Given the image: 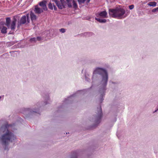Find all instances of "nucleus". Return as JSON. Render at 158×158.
Returning a JSON list of instances; mask_svg holds the SVG:
<instances>
[{"label": "nucleus", "instance_id": "f03ea898", "mask_svg": "<svg viewBox=\"0 0 158 158\" xmlns=\"http://www.w3.org/2000/svg\"><path fill=\"white\" fill-rule=\"evenodd\" d=\"M125 13L124 10L121 8L117 7L115 9H109V14L112 17L119 19L122 18Z\"/></svg>", "mask_w": 158, "mask_h": 158}, {"label": "nucleus", "instance_id": "c85d7f7f", "mask_svg": "<svg viewBox=\"0 0 158 158\" xmlns=\"http://www.w3.org/2000/svg\"><path fill=\"white\" fill-rule=\"evenodd\" d=\"M158 110V108L156 110H155V111L154 112H156Z\"/></svg>", "mask_w": 158, "mask_h": 158}, {"label": "nucleus", "instance_id": "393cba45", "mask_svg": "<svg viewBox=\"0 0 158 158\" xmlns=\"http://www.w3.org/2000/svg\"><path fill=\"white\" fill-rule=\"evenodd\" d=\"M156 11H157L156 9V8H155L154 9H153L152 10V11L153 12H156Z\"/></svg>", "mask_w": 158, "mask_h": 158}, {"label": "nucleus", "instance_id": "f3484780", "mask_svg": "<svg viewBox=\"0 0 158 158\" xmlns=\"http://www.w3.org/2000/svg\"><path fill=\"white\" fill-rule=\"evenodd\" d=\"M53 3L52 4L51 2H50L49 3L48 5V7L49 9L51 10L53 9Z\"/></svg>", "mask_w": 158, "mask_h": 158}, {"label": "nucleus", "instance_id": "473e14b6", "mask_svg": "<svg viewBox=\"0 0 158 158\" xmlns=\"http://www.w3.org/2000/svg\"><path fill=\"white\" fill-rule=\"evenodd\" d=\"M157 9H158V7H157Z\"/></svg>", "mask_w": 158, "mask_h": 158}, {"label": "nucleus", "instance_id": "39448f33", "mask_svg": "<svg viewBox=\"0 0 158 158\" xmlns=\"http://www.w3.org/2000/svg\"><path fill=\"white\" fill-rule=\"evenodd\" d=\"M98 113L96 116L95 117L96 121V123H98L100 122V120L102 117V111L101 107L99 106L98 108Z\"/></svg>", "mask_w": 158, "mask_h": 158}, {"label": "nucleus", "instance_id": "4be33fe9", "mask_svg": "<svg viewBox=\"0 0 158 158\" xmlns=\"http://www.w3.org/2000/svg\"><path fill=\"white\" fill-rule=\"evenodd\" d=\"M134 7V5H132L129 6V9L131 10L133 9Z\"/></svg>", "mask_w": 158, "mask_h": 158}, {"label": "nucleus", "instance_id": "c756f323", "mask_svg": "<svg viewBox=\"0 0 158 158\" xmlns=\"http://www.w3.org/2000/svg\"><path fill=\"white\" fill-rule=\"evenodd\" d=\"M156 8V9L157 11H158V9H157V7Z\"/></svg>", "mask_w": 158, "mask_h": 158}, {"label": "nucleus", "instance_id": "aec40b11", "mask_svg": "<svg viewBox=\"0 0 158 158\" xmlns=\"http://www.w3.org/2000/svg\"><path fill=\"white\" fill-rule=\"evenodd\" d=\"M30 41L31 42L35 41H36V38H33L30 39Z\"/></svg>", "mask_w": 158, "mask_h": 158}, {"label": "nucleus", "instance_id": "2eb2a0df", "mask_svg": "<svg viewBox=\"0 0 158 158\" xmlns=\"http://www.w3.org/2000/svg\"><path fill=\"white\" fill-rule=\"evenodd\" d=\"M7 29V28L6 27H3L1 30V32L3 34H5V33H6Z\"/></svg>", "mask_w": 158, "mask_h": 158}, {"label": "nucleus", "instance_id": "ddd939ff", "mask_svg": "<svg viewBox=\"0 0 158 158\" xmlns=\"http://www.w3.org/2000/svg\"><path fill=\"white\" fill-rule=\"evenodd\" d=\"M6 25L9 28V27L10 26V18H7L6 19Z\"/></svg>", "mask_w": 158, "mask_h": 158}, {"label": "nucleus", "instance_id": "4468645a", "mask_svg": "<svg viewBox=\"0 0 158 158\" xmlns=\"http://www.w3.org/2000/svg\"><path fill=\"white\" fill-rule=\"evenodd\" d=\"M157 3L155 2H151L148 3V5L150 6H156Z\"/></svg>", "mask_w": 158, "mask_h": 158}, {"label": "nucleus", "instance_id": "412c9836", "mask_svg": "<svg viewBox=\"0 0 158 158\" xmlns=\"http://www.w3.org/2000/svg\"><path fill=\"white\" fill-rule=\"evenodd\" d=\"M77 153L76 152H75L74 153V155L73 156L72 158H77Z\"/></svg>", "mask_w": 158, "mask_h": 158}, {"label": "nucleus", "instance_id": "6e6552de", "mask_svg": "<svg viewBox=\"0 0 158 158\" xmlns=\"http://www.w3.org/2000/svg\"><path fill=\"white\" fill-rule=\"evenodd\" d=\"M47 2L46 1H43L39 3V5L42 8V9L44 11H47L48 8L46 5Z\"/></svg>", "mask_w": 158, "mask_h": 158}, {"label": "nucleus", "instance_id": "cd10ccee", "mask_svg": "<svg viewBox=\"0 0 158 158\" xmlns=\"http://www.w3.org/2000/svg\"><path fill=\"white\" fill-rule=\"evenodd\" d=\"M90 1V0H87V3H89Z\"/></svg>", "mask_w": 158, "mask_h": 158}, {"label": "nucleus", "instance_id": "a878e982", "mask_svg": "<svg viewBox=\"0 0 158 158\" xmlns=\"http://www.w3.org/2000/svg\"><path fill=\"white\" fill-rule=\"evenodd\" d=\"M36 40H41V38L40 37H37L36 38Z\"/></svg>", "mask_w": 158, "mask_h": 158}, {"label": "nucleus", "instance_id": "7ed1b4c3", "mask_svg": "<svg viewBox=\"0 0 158 158\" xmlns=\"http://www.w3.org/2000/svg\"><path fill=\"white\" fill-rule=\"evenodd\" d=\"M94 73H97L102 75V81L104 87L106 86L108 79V74L106 71L102 69L98 68L94 71Z\"/></svg>", "mask_w": 158, "mask_h": 158}, {"label": "nucleus", "instance_id": "1a4fd4ad", "mask_svg": "<svg viewBox=\"0 0 158 158\" xmlns=\"http://www.w3.org/2000/svg\"><path fill=\"white\" fill-rule=\"evenodd\" d=\"M43 10L40 8L38 6H35L34 11L35 13L37 14H39L43 12Z\"/></svg>", "mask_w": 158, "mask_h": 158}, {"label": "nucleus", "instance_id": "423d86ee", "mask_svg": "<svg viewBox=\"0 0 158 158\" xmlns=\"http://www.w3.org/2000/svg\"><path fill=\"white\" fill-rule=\"evenodd\" d=\"M27 21L28 23H29L30 21L29 15L27 14L26 16H23L21 18L19 24L20 25L25 24Z\"/></svg>", "mask_w": 158, "mask_h": 158}, {"label": "nucleus", "instance_id": "2f4dec72", "mask_svg": "<svg viewBox=\"0 0 158 158\" xmlns=\"http://www.w3.org/2000/svg\"><path fill=\"white\" fill-rule=\"evenodd\" d=\"M33 112H35V111H33Z\"/></svg>", "mask_w": 158, "mask_h": 158}, {"label": "nucleus", "instance_id": "6ab92c4d", "mask_svg": "<svg viewBox=\"0 0 158 158\" xmlns=\"http://www.w3.org/2000/svg\"><path fill=\"white\" fill-rule=\"evenodd\" d=\"M86 0H78L79 4L83 3Z\"/></svg>", "mask_w": 158, "mask_h": 158}, {"label": "nucleus", "instance_id": "bb28decb", "mask_svg": "<svg viewBox=\"0 0 158 158\" xmlns=\"http://www.w3.org/2000/svg\"><path fill=\"white\" fill-rule=\"evenodd\" d=\"M67 2H70L71 0H66Z\"/></svg>", "mask_w": 158, "mask_h": 158}, {"label": "nucleus", "instance_id": "b1692460", "mask_svg": "<svg viewBox=\"0 0 158 158\" xmlns=\"http://www.w3.org/2000/svg\"><path fill=\"white\" fill-rule=\"evenodd\" d=\"M53 6L54 7V10H57V8L54 3H53Z\"/></svg>", "mask_w": 158, "mask_h": 158}, {"label": "nucleus", "instance_id": "5701e85b", "mask_svg": "<svg viewBox=\"0 0 158 158\" xmlns=\"http://www.w3.org/2000/svg\"><path fill=\"white\" fill-rule=\"evenodd\" d=\"M67 5L69 7H72L71 4L70 3V2H67Z\"/></svg>", "mask_w": 158, "mask_h": 158}, {"label": "nucleus", "instance_id": "20e7f679", "mask_svg": "<svg viewBox=\"0 0 158 158\" xmlns=\"http://www.w3.org/2000/svg\"><path fill=\"white\" fill-rule=\"evenodd\" d=\"M52 2H54L60 9H62L64 7L65 2L64 0H52Z\"/></svg>", "mask_w": 158, "mask_h": 158}, {"label": "nucleus", "instance_id": "f257e3e1", "mask_svg": "<svg viewBox=\"0 0 158 158\" xmlns=\"http://www.w3.org/2000/svg\"><path fill=\"white\" fill-rule=\"evenodd\" d=\"M12 126V125L6 123L3 125L0 129V132L3 133L1 138V140L3 145H8L10 142H12L13 140L16 139L15 135L8 130L9 127Z\"/></svg>", "mask_w": 158, "mask_h": 158}, {"label": "nucleus", "instance_id": "9b49d317", "mask_svg": "<svg viewBox=\"0 0 158 158\" xmlns=\"http://www.w3.org/2000/svg\"><path fill=\"white\" fill-rule=\"evenodd\" d=\"M30 17L32 21L34 20H35L36 19V16L34 13L32 11L30 13Z\"/></svg>", "mask_w": 158, "mask_h": 158}, {"label": "nucleus", "instance_id": "9d476101", "mask_svg": "<svg viewBox=\"0 0 158 158\" xmlns=\"http://www.w3.org/2000/svg\"><path fill=\"white\" fill-rule=\"evenodd\" d=\"M16 22V19H14L11 22V24L9 27V28H10L12 31H14L15 29Z\"/></svg>", "mask_w": 158, "mask_h": 158}, {"label": "nucleus", "instance_id": "a211bd4d", "mask_svg": "<svg viewBox=\"0 0 158 158\" xmlns=\"http://www.w3.org/2000/svg\"><path fill=\"white\" fill-rule=\"evenodd\" d=\"M60 31L61 33H64L65 32L66 29L64 28H62L60 29Z\"/></svg>", "mask_w": 158, "mask_h": 158}, {"label": "nucleus", "instance_id": "f8f14e48", "mask_svg": "<svg viewBox=\"0 0 158 158\" xmlns=\"http://www.w3.org/2000/svg\"><path fill=\"white\" fill-rule=\"evenodd\" d=\"M95 19L98 21L100 23H105L106 22V20L105 19H100L97 18H95Z\"/></svg>", "mask_w": 158, "mask_h": 158}, {"label": "nucleus", "instance_id": "dca6fc26", "mask_svg": "<svg viewBox=\"0 0 158 158\" xmlns=\"http://www.w3.org/2000/svg\"><path fill=\"white\" fill-rule=\"evenodd\" d=\"M73 7L75 9H76L77 7V5L76 1L74 0H73Z\"/></svg>", "mask_w": 158, "mask_h": 158}, {"label": "nucleus", "instance_id": "7c9ffc66", "mask_svg": "<svg viewBox=\"0 0 158 158\" xmlns=\"http://www.w3.org/2000/svg\"><path fill=\"white\" fill-rule=\"evenodd\" d=\"M2 3L1 2H0V4H1Z\"/></svg>", "mask_w": 158, "mask_h": 158}, {"label": "nucleus", "instance_id": "0eeeda50", "mask_svg": "<svg viewBox=\"0 0 158 158\" xmlns=\"http://www.w3.org/2000/svg\"><path fill=\"white\" fill-rule=\"evenodd\" d=\"M96 15L97 17L106 18L107 17V13L106 11H103L96 13Z\"/></svg>", "mask_w": 158, "mask_h": 158}]
</instances>
